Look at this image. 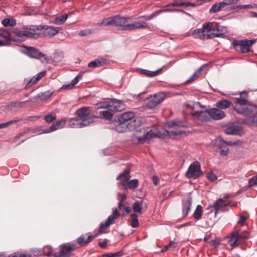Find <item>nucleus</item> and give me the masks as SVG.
I'll list each match as a JSON object with an SVG mask.
<instances>
[{
    "label": "nucleus",
    "instance_id": "53",
    "mask_svg": "<svg viewBox=\"0 0 257 257\" xmlns=\"http://www.w3.org/2000/svg\"><path fill=\"white\" fill-rule=\"evenodd\" d=\"M207 178L211 182H214L217 179V176L212 171L207 174Z\"/></svg>",
    "mask_w": 257,
    "mask_h": 257
},
{
    "label": "nucleus",
    "instance_id": "55",
    "mask_svg": "<svg viewBox=\"0 0 257 257\" xmlns=\"http://www.w3.org/2000/svg\"><path fill=\"white\" fill-rule=\"evenodd\" d=\"M109 226L107 224L106 222L104 223H101L99 227V233H102L104 232V230L107 228Z\"/></svg>",
    "mask_w": 257,
    "mask_h": 257
},
{
    "label": "nucleus",
    "instance_id": "9",
    "mask_svg": "<svg viewBox=\"0 0 257 257\" xmlns=\"http://www.w3.org/2000/svg\"><path fill=\"white\" fill-rule=\"evenodd\" d=\"M255 42V40L254 39H245L242 40H234L232 44L237 52L244 53L250 51V46H251Z\"/></svg>",
    "mask_w": 257,
    "mask_h": 257
},
{
    "label": "nucleus",
    "instance_id": "5",
    "mask_svg": "<svg viewBox=\"0 0 257 257\" xmlns=\"http://www.w3.org/2000/svg\"><path fill=\"white\" fill-rule=\"evenodd\" d=\"M249 233L247 231H241L239 228L234 227L227 237V242L231 247L237 246L241 244L245 239L248 238Z\"/></svg>",
    "mask_w": 257,
    "mask_h": 257
},
{
    "label": "nucleus",
    "instance_id": "29",
    "mask_svg": "<svg viewBox=\"0 0 257 257\" xmlns=\"http://www.w3.org/2000/svg\"><path fill=\"white\" fill-rule=\"evenodd\" d=\"M165 67V66L164 65L160 69L154 71H151L149 70L146 69H140V71L141 74H143L147 77H154L158 75L159 73L161 71H162Z\"/></svg>",
    "mask_w": 257,
    "mask_h": 257
},
{
    "label": "nucleus",
    "instance_id": "38",
    "mask_svg": "<svg viewBox=\"0 0 257 257\" xmlns=\"http://www.w3.org/2000/svg\"><path fill=\"white\" fill-rule=\"evenodd\" d=\"M202 215V206L200 205H198L193 213V217L196 220H198L201 218Z\"/></svg>",
    "mask_w": 257,
    "mask_h": 257
},
{
    "label": "nucleus",
    "instance_id": "57",
    "mask_svg": "<svg viewBox=\"0 0 257 257\" xmlns=\"http://www.w3.org/2000/svg\"><path fill=\"white\" fill-rule=\"evenodd\" d=\"M247 218L243 215H240L238 223L240 224L241 225H246V221Z\"/></svg>",
    "mask_w": 257,
    "mask_h": 257
},
{
    "label": "nucleus",
    "instance_id": "10",
    "mask_svg": "<svg viewBox=\"0 0 257 257\" xmlns=\"http://www.w3.org/2000/svg\"><path fill=\"white\" fill-rule=\"evenodd\" d=\"M23 52L29 57L40 59L43 63L49 62V59L48 57L33 47H25Z\"/></svg>",
    "mask_w": 257,
    "mask_h": 257
},
{
    "label": "nucleus",
    "instance_id": "4",
    "mask_svg": "<svg viewBox=\"0 0 257 257\" xmlns=\"http://www.w3.org/2000/svg\"><path fill=\"white\" fill-rule=\"evenodd\" d=\"M133 18L132 17H121L120 15H116L104 19L102 22L98 23V26H112L117 27L121 30H128L126 27L127 26V23L132 22Z\"/></svg>",
    "mask_w": 257,
    "mask_h": 257
},
{
    "label": "nucleus",
    "instance_id": "14",
    "mask_svg": "<svg viewBox=\"0 0 257 257\" xmlns=\"http://www.w3.org/2000/svg\"><path fill=\"white\" fill-rule=\"evenodd\" d=\"M229 196L226 195L222 198H219L215 202H213L212 204H211L208 207L209 208H214L215 210V215L216 216L219 211H220L222 208L231 206L230 202H226V199L228 198Z\"/></svg>",
    "mask_w": 257,
    "mask_h": 257
},
{
    "label": "nucleus",
    "instance_id": "31",
    "mask_svg": "<svg viewBox=\"0 0 257 257\" xmlns=\"http://www.w3.org/2000/svg\"><path fill=\"white\" fill-rule=\"evenodd\" d=\"M131 178L130 170L128 169L125 170L116 178V180H120V181H128Z\"/></svg>",
    "mask_w": 257,
    "mask_h": 257
},
{
    "label": "nucleus",
    "instance_id": "2",
    "mask_svg": "<svg viewBox=\"0 0 257 257\" xmlns=\"http://www.w3.org/2000/svg\"><path fill=\"white\" fill-rule=\"evenodd\" d=\"M115 130L118 133H123L135 130L141 125L139 118H136L135 113L132 111L123 112L115 118Z\"/></svg>",
    "mask_w": 257,
    "mask_h": 257
},
{
    "label": "nucleus",
    "instance_id": "54",
    "mask_svg": "<svg viewBox=\"0 0 257 257\" xmlns=\"http://www.w3.org/2000/svg\"><path fill=\"white\" fill-rule=\"evenodd\" d=\"M28 28L31 32L35 33L36 31L42 30V26H31Z\"/></svg>",
    "mask_w": 257,
    "mask_h": 257
},
{
    "label": "nucleus",
    "instance_id": "23",
    "mask_svg": "<svg viewBox=\"0 0 257 257\" xmlns=\"http://www.w3.org/2000/svg\"><path fill=\"white\" fill-rule=\"evenodd\" d=\"M87 234H82L81 236L77 238V242L80 246L85 245L86 244L91 242L92 240L97 235V234L94 235H89L88 236L87 238L85 239L86 235Z\"/></svg>",
    "mask_w": 257,
    "mask_h": 257
},
{
    "label": "nucleus",
    "instance_id": "56",
    "mask_svg": "<svg viewBox=\"0 0 257 257\" xmlns=\"http://www.w3.org/2000/svg\"><path fill=\"white\" fill-rule=\"evenodd\" d=\"M1 37L4 38L7 40L11 39V35L9 32L7 31H4L1 33Z\"/></svg>",
    "mask_w": 257,
    "mask_h": 257
},
{
    "label": "nucleus",
    "instance_id": "16",
    "mask_svg": "<svg viewBox=\"0 0 257 257\" xmlns=\"http://www.w3.org/2000/svg\"><path fill=\"white\" fill-rule=\"evenodd\" d=\"M90 123V118L81 120L78 116L71 118L69 121L70 126L73 128H81L87 126Z\"/></svg>",
    "mask_w": 257,
    "mask_h": 257
},
{
    "label": "nucleus",
    "instance_id": "3",
    "mask_svg": "<svg viewBox=\"0 0 257 257\" xmlns=\"http://www.w3.org/2000/svg\"><path fill=\"white\" fill-rule=\"evenodd\" d=\"M216 24L207 22L203 25L202 29L195 30L192 33L194 38L202 40L211 39L214 37H222V33H215L216 32Z\"/></svg>",
    "mask_w": 257,
    "mask_h": 257
},
{
    "label": "nucleus",
    "instance_id": "35",
    "mask_svg": "<svg viewBox=\"0 0 257 257\" xmlns=\"http://www.w3.org/2000/svg\"><path fill=\"white\" fill-rule=\"evenodd\" d=\"M224 7V4L222 2H219L217 4L213 5L209 10L210 14H213L219 12Z\"/></svg>",
    "mask_w": 257,
    "mask_h": 257
},
{
    "label": "nucleus",
    "instance_id": "11",
    "mask_svg": "<svg viewBox=\"0 0 257 257\" xmlns=\"http://www.w3.org/2000/svg\"><path fill=\"white\" fill-rule=\"evenodd\" d=\"M77 245L72 243H63L60 246V251L54 254V257H69L70 252L77 249Z\"/></svg>",
    "mask_w": 257,
    "mask_h": 257
},
{
    "label": "nucleus",
    "instance_id": "46",
    "mask_svg": "<svg viewBox=\"0 0 257 257\" xmlns=\"http://www.w3.org/2000/svg\"><path fill=\"white\" fill-rule=\"evenodd\" d=\"M128 188L131 190H134L137 188L139 186V181L138 179H133L130 181L128 182Z\"/></svg>",
    "mask_w": 257,
    "mask_h": 257
},
{
    "label": "nucleus",
    "instance_id": "8",
    "mask_svg": "<svg viewBox=\"0 0 257 257\" xmlns=\"http://www.w3.org/2000/svg\"><path fill=\"white\" fill-rule=\"evenodd\" d=\"M170 95L169 92H159L148 97L145 101L146 106L148 109H153L162 102Z\"/></svg>",
    "mask_w": 257,
    "mask_h": 257
},
{
    "label": "nucleus",
    "instance_id": "63",
    "mask_svg": "<svg viewBox=\"0 0 257 257\" xmlns=\"http://www.w3.org/2000/svg\"><path fill=\"white\" fill-rule=\"evenodd\" d=\"M108 241L107 239H105L103 242H98V245L100 247L104 248L106 246Z\"/></svg>",
    "mask_w": 257,
    "mask_h": 257
},
{
    "label": "nucleus",
    "instance_id": "43",
    "mask_svg": "<svg viewBox=\"0 0 257 257\" xmlns=\"http://www.w3.org/2000/svg\"><path fill=\"white\" fill-rule=\"evenodd\" d=\"M2 24L5 27L14 26L16 24V22L15 20H11L10 19L6 18L3 20Z\"/></svg>",
    "mask_w": 257,
    "mask_h": 257
},
{
    "label": "nucleus",
    "instance_id": "27",
    "mask_svg": "<svg viewBox=\"0 0 257 257\" xmlns=\"http://www.w3.org/2000/svg\"><path fill=\"white\" fill-rule=\"evenodd\" d=\"M66 120L65 118H61L54 122L50 126L51 131H55L56 130L63 128L66 123Z\"/></svg>",
    "mask_w": 257,
    "mask_h": 257
},
{
    "label": "nucleus",
    "instance_id": "20",
    "mask_svg": "<svg viewBox=\"0 0 257 257\" xmlns=\"http://www.w3.org/2000/svg\"><path fill=\"white\" fill-rule=\"evenodd\" d=\"M208 110L210 120L211 119L219 120L223 118L225 116V113L218 108H213L208 109Z\"/></svg>",
    "mask_w": 257,
    "mask_h": 257
},
{
    "label": "nucleus",
    "instance_id": "45",
    "mask_svg": "<svg viewBox=\"0 0 257 257\" xmlns=\"http://www.w3.org/2000/svg\"><path fill=\"white\" fill-rule=\"evenodd\" d=\"M32 100V99H29L24 101H13L11 103L10 105L14 107L21 108L23 107L22 104L26 102H31Z\"/></svg>",
    "mask_w": 257,
    "mask_h": 257
},
{
    "label": "nucleus",
    "instance_id": "30",
    "mask_svg": "<svg viewBox=\"0 0 257 257\" xmlns=\"http://www.w3.org/2000/svg\"><path fill=\"white\" fill-rule=\"evenodd\" d=\"M52 94L53 92L49 90L44 92H41L35 97L34 99L38 100V99H40L41 101L47 100L52 96Z\"/></svg>",
    "mask_w": 257,
    "mask_h": 257
},
{
    "label": "nucleus",
    "instance_id": "49",
    "mask_svg": "<svg viewBox=\"0 0 257 257\" xmlns=\"http://www.w3.org/2000/svg\"><path fill=\"white\" fill-rule=\"evenodd\" d=\"M31 254L22 253L18 251L10 254L8 257H31Z\"/></svg>",
    "mask_w": 257,
    "mask_h": 257
},
{
    "label": "nucleus",
    "instance_id": "60",
    "mask_svg": "<svg viewBox=\"0 0 257 257\" xmlns=\"http://www.w3.org/2000/svg\"><path fill=\"white\" fill-rule=\"evenodd\" d=\"M44 255L47 256H50L52 255V248L50 247H47L44 249Z\"/></svg>",
    "mask_w": 257,
    "mask_h": 257
},
{
    "label": "nucleus",
    "instance_id": "24",
    "mask_svg": "<svg viewBox=\"0 0 257 257\" xmlns=\"http://www.w3.org/2000/svg\"><path fill=\"white\" fill-rule=\"evenodd\" d=\"M45 72L42 71L39 73L36 76H34L26 84L24 89L27 90L32 87L33 85L37 83L45 75Z\"/></svg>",
    "mask_w": 257,
    "mask_h": 257
},
{
    "label": "nucleus",
    "instance_id": "1",
    "mask_svg": "<svg viewBox=\"0 0 257 257\" xmlns=\"http://www.w3.org/2000/svg\"><path fill=\"white\" fill-rule=\"evenodd\" d=\"M247 93L242 91L239 97L235 99L233 105L234 110L238 113L250 115V119L253 123L257 125V105L247 102Z\"/></svg>",
    "mask_w": 257,
    "mask_h": 257
},
{
    "label": "nucleus",
    "instance_id": "17",
    "mask_svg": "<svg viewBox=\"0 0 257 257\" xmlns=\"http://www.w3.org/2000/svg\"><path fill=\"white\" fill-rule=\"evenodd\" d=\"M139 132H143L144 135L142 137L138 136V134L135 135L137 136V141L138 143H142L147 140H150L156 136V135L154 133L150 130L149 131H146L145 128H141L136 131V133L138 134Z\"/></svg>",
    "mask_w": 257,
    "mask_h": 257
},
{
    "label": "nucleus",
    "instance_id": "21",
    "mask_svg": "<svg viewBox=\"0 0 257 257\" xmlns=\"http://www.w3.org/2000/svg\"><path fill=\"white\" fill-rule=\"evenodd\" d=\"M192 203V199L190 194L188 195L186 200L182 201L183 217H186L190 211Z\"/></svg>",
    "mask_w": 257,
    "mask_h": 257
},
{
    "label": "nucleus",
    "instance_id": "52",
    "mask_svg": "<svg viewBox=\"0 0 257 257\" xmlns=\"http://www.w3.org/2000/svg\"><path fill=\"white\" fill-rule=\"evenodd\" d=\"M122 213V216H126L132 211V208L128 206H123L121 210H120Z\"/></svg>",
    "mask_w": 257,
    "mask_h": 257
},
{
    "label": "nucleus",
    "instance_id": "50",
    "mask_svg": "<svg viewBox=\"0 0 257 257\" xmlns=\"http://www.w3.org/2000/svg\"><path fill=\"white\" fill-rule=\"evenodd\" d=\"M56 119V115L48 114L44 117L45 120L48 123H51Z\"/></svg>",
    "mask_w": 257,
    "mask_h": 257
},
{
    "label": "nucleus",
    "instance_id": "22",
    "mask_svg": "<svg viewBox=\"0 0 257 257\" xmlns=\"http://www.w3.org/2000/svg\"><path fill=\"white\" fill-rule=\"evenodd\" d=\"M242 131L240 125L231 124L224 130V132L227 135H241Z\"/></svg>",
    "mask_w": 257,
    "mask_h": 257
},
{
    "label": "nucleus",
    "instance_id": "13",
    "mask_svg": "<svg viewBox=\"0 0 257 257\" xmlns=\"http://www.w3.org/2000/svg\"><path fill=\"white\" fill-rule=\"evenodd\" d=\"M192 117L194 121L198 124L210 121L208 109L195 111L193 113Z\"/></svg>",
    "mask_w": 257,
    "mask_h": 257
},
{
    "label": "nucleus",
    "instance_id": "33",
    "mask_svg": "<svg viewBox=\"0 0 257 257\" xmlns=\"http://www.w3.org/2000/svg\"><path fill=\"white\" fill-rule=\"evenodd\" d=\"M231 102L227 99H222L216 103V106L220 109H226L230 107Z\"/></svg>",
    "mask_w": 257,
    "mask_h": 257
},
{
    "label": "nucleus",
    "instance_id": "6",
    "mask_svg": "<svg viewBox=\"0 0 257 257\" xmlns=\"http://www.w3.org/2000/svg\"><path fill=\"white\" fill-rule=\"evenodd\" d=\"M168 126L170 129L174 128L176 130H165L166 136H168V137L170 139H174L177 136L180 135L183 133L182 131L178 129L181 127H187V123L184 121L179 119H176L168 122Z\"/></svg>",
    "mask_w": 257,
    "mask_h": 257
},
{
    "label": "nucleus",
    "instance_id": "48",
    "mask_svg": "<svg viewBox=\"0 0 257 257\" xmlns=\"http://www.w3.org/2000/svg\"><path fill=\"white\" fill-rule=\"evenodd\" d=\"M123 254L122 251H120L116 253H109L103 254L101 257H121Z\"/></svg>",
    "mask_w": 257,
    "mask_h": 257
},
{
    "label": "nucleus",
    "instance_id": "19",
    "mask_svg": "<svg viewBox=\"0 0 257 257\" xmlns=\"http://www.w3.org/2000/svg\"><path fill=\"white\" fill-rule=\"evenodd\" d=\"M60 29L61 28L60 27L43 25L42 26V30H44V31L42 35L44 37H53L59 33Z\"/></svg>",
    "mask_w": 257,
    "mask_h": 257
},
{
    "label": "nucleus",
    "instance_id": "28",
    "mask_svg": "<svg viewBox=\"0 0 257 257\" xmlns=\"http://www.w3.org/2000/svg\"><path fill=\"white\" fill-rule=\"evenodd\" d=\"M112 214L109 216L105 222L107 225L110 226L111 224H113L114 223V221L119 216L120 214L118 212V210L116 208H114L112 209Z\"/></svg>",
    "mask_w": 257,
    "mask_h": 257
},
{
    "label": "nucleus",
    "instance_id": "62",
    "mask_svg": "<svg viewBox=\"0 0 257 257\" xmlns=\"http://www.w3.org/2000/svg\"><path fill=\"white\" fill-rule=\"evenodd\" d=\"M14 33L19 37L24 36V30H19L18 29H15L14 31Z\"/></svg>",
    "mask_w": 257,
    "mask_h": 257
},
{
    "label": "nucleus",
    "instance_id": "59",
    "mask_svg": "<svg viewBox=\"0 0 257 257\" xmlns=\"http://www.w3.org/2000/svg\"><path fill=\"white\" fill-rule=\"evenodd\" d=\"M216 32H218V33H221L223 34V33L224 32V31H226V29L225 27L222 26H220L218 24H216Z\"/></svg>",
    "mask_w": 257,
    "mask_h": 257
},
{
    "label": "nucleus",
    "instance_id": "37",
    "mask_svg": "<svg viewBox=\"0 0 257 257\" xmlns=\"http://www.w3.org/2000/svg\"><path fill=\"white\" fill-rule=\"evenodd\" d=\"M143 202V201H138L135 202L133 204V210L134 212L136 213H138L139 214H142L143 213L142 211V206Z\"/></svg>",
    "mask_w": 257,
    "mask_h": 257
},
{
    "label": "nucleus",
    "instance_id": "51",
    "mask_svg": "<svg viewBox=\"0 0 257 257\" xmlns=\"http://www.w3.org/2000/svg\"><path fill=\"white\" fill-rule=\"evenodd\" d=\"M24 36L29 37V38H35V36L37 35V34L34 33L32 32H31L28 28H26L24 29Z\"/></svg>",
    "mask_w": 257,
    "mask_h": 257
},
{
    "label": "nucleus",
    "instance_id": "42",
    "mask_svg": "<svg viewBox=\"0 0 257 257\" xmlns=\"http://www.w3.org/2000/svg\"><path fill=\"white\" fill-rule=\"evenodd\" d=\"M68 18V15L65 14L57 17L55 19V23L57 24H63Z\"/></svg>",
    "mask_w": 257,
    "mask_h": 257
},
{
    "label": "nucleus",
    "instance_id": "58",
    "mask_svg": "<svg viewBox=\"0 0 257 257\" xmlns=\"http://www.w3.org/2000/svg\"><path fill=\"white\" fill-rule=\"evenodd\" d=\"M238 1L239 0H224L222 2L224 4V7H225L226 6L236 4Z\"/></svg>",
    "mask_w": 257,
    "mask_h": 257
},
{
    "label": "nucleus",
    "instance_id": "34",
    "mask_svg": "<svg viewBox=\"0 0 257 257\" xmlns=\"http://www.w3.org/2000/svg\"><path fill=\"white\" fill-rule=\"evenodd\" d=\"M175 11H179V10L177 9H164V10H160L158 11H156L153 12L151 15L148 17H145V20H150L154 17H156L159 15L160 14L163 12H175Z\"/></svg>",
    "mask_w": 257,
    "mask_h": 257
},
{
    "label": "nucleus",
    "instance_id": "18",
    "mask_svg": "<svg viewBox=\"0 0 257 257\" xmlns=\"http://www.w3.org/2000/svg\"><path fill=\"white\" fill-rule=\"evenodd\" d=\"M145 17L139 18L138 20L135 21L132 24H127V26L126 27L128 30H133L139 29H147L148 27V24L144 21L142 20L141 19L145 18Z\"/></svg>",
    "mask_w": 257,
    "mask_h": 257
},
{
    "label": "nucleus",
    "instance_id": "41",
    "mask_svg": "<svg viewBox=\"0 0 257 257\" xmlns=\"http://www.w3.org/2000/svg\"><path fill=\"white\" fill-rule=\"evenodd\" d=\"M22 120V119H14L10 121H9L7 122L3 123L0 124V129H2L4 128H6L9 126L10 125L16 123Z\"/></svg>",
    "mask_w": 257,
    "mask_h": 257
},
{
    "label": "nucleus",
    "instance_id": "25",
    "mask_svg": "<svg viewBox=\"0 0 257 257\" xmlns=\"http://www.w3.org/2000/svg\"><path fill=\"white\" fill-rule=\"evenodd\" d=\"M239 142H227L224 140L221 137H218L215 140V144L219 147V149H221L225 146L236 145L238 144Z\"/></svg>",
    "mask_w": 257,
    "mask_h": 257
},
{
    "label": "nucleus",
    "instance_id": "12",
    "mask_svg": "<svg viewBox=\"0 0 257 257\" xmlns=\"http://www.w3.org/2000/svg\"><path fill=\"white\" fill-rule=\"evenodd\" d=\"M202 174L200 164L199 162L195 161L189 166L187 171L185 173V176L187 178H196Z\"/></svg>",
    "mask_w": 257,
    "mask_h": 257
},
{
    "label": "nucleus",
    "instance_id": "47",
    "mask_svg": "<svg viewBox=\"0 0 257 257\" xmlns=\"http://www.w3.org/2000/svg\"><path fill=\"white\" fill-rule=\"evenodd\" d=\"M100 113L102 114L103 118L107 120H110L113 117L112 113L109 110L100 111Z\"/></svg>",
    "mask_w": 257,
    "mask_h": 257
},
{
    "label": "nucleus",
    "instance_id": "36",
    "mask_svg": "<svg viewBox=\"0 0 257 257\" xmlns=\"http://www.w3.org/2000/svg\"><path fill=\"white\" fill-rule=\"evenodd\" d=\"M203 66L201 67L197 71H196L187 80L184 82L182 84L186 85L194 81L196 78L199 77L200 72L202 70Z\"/></svg>",
    "mask_w": 257,
    "mask_h": 257
},
{
    "label": "nucleus",
    "instance_id": "26",
    "mask_svg": "<svg viewBox=\"0 0 257 257\" xmlns=\"http://www.w3.org/2000/svg\"><path fill=\"white\" fill-rule=\"evenodd\" d=\"M107 61L105 59L103 58H98L95 60L89 62L88 64V67L96 68L103 66L106 64Z\"/></svg>",
    "mask_w": 257,
    "mask_h": 257
},
{
    "label": "nucleus",
    "instance_id": "15",
    "mask_svg": "<svg viewBox=\"0 0 257 257\" xmlns=\"http://www.w3.org/2000/svg\"><path fill=\"white\" fill-rule=\"evenodd\" d=\"M91 112V109L90 107L83 106L76 110V114L81 120L90 118L91 123H92L93 122V118L95 116L90 115Z\"/></svg>",
    "mask_w": 257,
    "mask_h": 257
},
{
    "label": "nucleus",
    "instance_id": "40",
    "mask_svg": "<svg viewBox=\"0 0 257 257\" xmlns=\"http://www.w3.org/2000/svg\"><path fill=\"white\" fill-rule=\"evenodd\" d=\"M118 196L120 198L118 203V208L119 210H121L122 207L124 206V202L126 200L127 197L126 194H121L119 193H118Z\"/></svg>",
    "mask_w": 257,
    "mask_h": 257
},
{
    "label": "nucleus",
    "instance_id": "44",
    "mask_svg": "<svg viewBox=\"0 0 257 257\" xmlns=\"http://www.w3.org/2000/svg\"><path fill=\"white\" fill-rule=\"evenodd\" d=\"M95 32L94 29H88L82 30L79 32V35L83 37V36H87L89 35L93 34Z\"/></svg>",
    "mask_w": 257,
    "mask_h": 257
},
{
    "label": "nucleus",
    "instance_id": "39",
    "mask_svg": "<svg viewBox=\"0 0 257 257\" xmlns=\"http://www.w3.org/2000/svg\"><path fill=\"white\" fill-rule=\"evenodd\" d=\"M131 217L132 219V227L133 228L137 227L139 225V222L138 219V215L135 213H133L131 215Z\"/></svg>",
    "mask_w": 257,
    "mask_h": 257
},
{
    "label": "nucleus",
    "instance_id": "7",
    "mask_svg": "<svg viewBox=\"0 0 257 257\" xmlns=\"http://www.w3.org/2000/svg\"><path fill=\"white\" fill-rule=\"evenodd\" d=\"M95 108H107L111 111H120L124 108L123 103L119 100L113 99L110 101H103L96 103Z\"/></svg>",
    "mask_w": 257,
    "mask_h": 257
},
{
    "label": "nucleus",
    "instance_id": "61",
    "mask_svg": "<svg viewBox=\"0 0 257 257\" xmlns=\"http://www.w3.org/2000/svg\"><path fill=\"white\" fill-rule=\"evenodd\" d=\"M253 7L251 5H239L237 6L236 7H234L233 9L236 8L239 9H250L252 8Z\"/></svg>",
    "mask_w": 257,
    "mask_h": 257
},
{
    "label": "nucleus",
    "instance_id": "32",
    "mask_svg": "<svg viewBox=\"0 0 257 257\" xmlns=\"http://www.w3.org/2000/svg\"><path fill=\"white\" fill-rule=\"evenodd\" d=\"M82 75L79 74L76 77H75L71 81V82L67 85H63L62 88L63 89H72L74 86L78 83L79 81L82 78Z\"/></svg>",
    "mask_w": 257,
    "mask_h": 257
},
{
    "label": "nucleus",
    "instance_id": "64",
    "mask_svg": "<svg viewBox=\"0 0 257 257\" xmlns=\"http://www.w3.org/2000/svg\"><path fill=\"white\" fill-rule=\"evenodd\" d=\"M181 7V3H179L178 2H175L174 3L168 4L166 6V7Z\"/></svg>",
    "mask_w": 257,
    "mask_h": 257
}]
</instances>
